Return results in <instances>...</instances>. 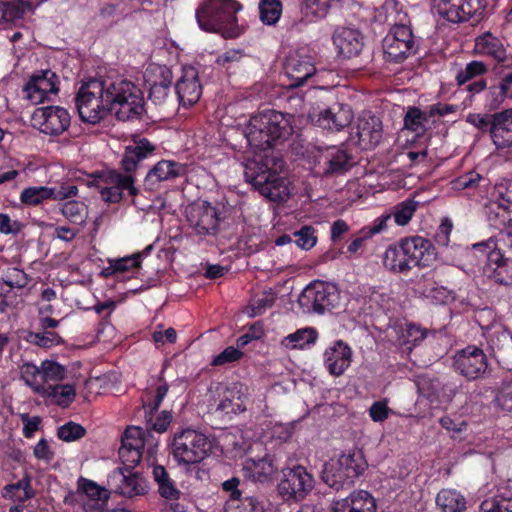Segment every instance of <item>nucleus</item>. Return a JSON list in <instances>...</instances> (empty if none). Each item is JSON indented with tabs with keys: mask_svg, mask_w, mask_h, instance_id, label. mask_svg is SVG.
Wrapping results in <instances>:
<instances>
[{
	"mask_svg": "<svg viewBox=\"0 0 512 512\" xmlns=\"http://www.w3.org/2000/svg\"><path fill=\"white\" fill-rule=\"evenodd\" d=\"M429 119L427 110L422 111L417 107H409L404 117V126L417 135H421L427 130Z\"/></svg>",
	"mask_w": 512,
	"mask_h": 512,
	"instance_id": "nucleus-43",
	"label": "nucleus"
},
{
	"mask_svg": "<svg viewBox=\"0 0 512 512\" xmlns=\"http://www.w3.org/2000/svg\"><path fill=\"white\" fill-rule=\"evenodd\" d=\"M365 298L370 303L371 308H386L390 300V296L382 289L369 287L364 291Z\"/></svg>",
	"mask_w": 512,
	"mask_h": 512,
	"instance_id": "nucleus-61",
	"label": "nucleus"
},
{
	"mask_svg": "<svg viewBox=\"0 0 512 512\" xmlns=\"http://www.w3.org/2000/svg\"><path fill=\"white\" fill-rule=\"evenodd\" d=\"M275 299V294L272 291H264L263 293L256 295L250 302L252 316L264 313L268 308L273 306Z\"/></svg>",
	"mask_w": 512,
	"mask_h": 512,
	"instance_id": "nucleus-58",
	"label": "nucleus"
},
{
	"mask_svg": "<svg viewBox=\"0 0 512 512\" xmlns=\"http://www.w3.org/2000/svg\"><path fill=\"white\" fill-rule=\"evenodd\" d=\"M241 8L234 0H205L196 11V19L204 31L220 33L225 38H236L242 33L236 17Z\"/></svg>",
	"mask_w": 512,
	"mask_h": 512,
	"instance_id": "nucleus-4",
	"label": "nucleus"
},
{
	"mask_svg": "<svg viewBox=\"0 0 512 512\" xmlns=\"http://www.w3.org/2000/svg\"><path fill=\"white\" fill-rule=\"evenodd\" d=\"M317 331L314 328H301L284 337L281 344L287 349H303L314 344L317 340Z\"/></svg>",
	"mask_w": 512,
	"mask_h": 512,
	"instance_id": "nucleus-40",
	"label": "nucleus"
},
{
	"mask_svg": "<svg viewBox=\"0 0 512 512\" xmlns=\"http://www.w3.org/2000/svg\"><path fill=\"white\" fill-rule=\"evenodd\" d=\"M2 496L16 503H24L32 499L35 496V491L32 488L30 477L26 475L18 482L6 485L3 488Z\"/></svg>",
	"mask_w": 512,
	"mask_h": 512,
	"instance_id": "nucleus-35",
	"label": "nucleus"
},
{
	"mask_svg": "<svg viewBox=\"0 0 512 512\" xmlns=\"http://www.w3.org/2000/svg\"><path fill=\"white\" fill-rule=\"evenodd\" d=\"M186 173V164L175 160H161L148 171L144 179V187L148 191H156L162 182L183 177Z\"/></svg>",
	"mask_w": 512,
	"mask_h": 512,
	"instance_id": "nucleus-23",
	"label": "nucleus"
},
{
	"mask_svg": "<svg viewBox=\"0 0 512 512\" xmlns=\"http://www.w3.org/2000/svg\"><path fill=\"white\" fill-rule=\"evenodd\" d=\"M314 485L313 475L304 466L295 465L282 470L278 492L285 501L299 502L310 494Z\"/></svg>",
	"mask_w": 512,
	"mask_h": 512,
	"instance_id": "nucleus-10",
	"label": "nucleus"
},
{
	"mask_svg": "<svg viewBox=\"0 0 512 512\" xmlns=\"http://www.w3.org/2000/svg\"><path fill=\"white\" fill-rule=\"evenodd\" d=\"M153 479L158 486V492L162 498L167 500H178L181 491L177 488L174 480L162 465L152 466Z\"/></svg>",
	"mask_w": 512,
	"mask_h": 512,
	"instance_id": "nucleus-34",
	"label": "nucleus"
},
{
	"mask_svg": "<svg viewBox=\"0 0 512 512\" xmlns=\"http://www.w3.org/2000/svg\"><path fill=\"white\" fill-rule=\"evenodd\" d=\"M285 70L287 77L290 79L288 86L291 88L304 85L307 80L316 73V67L312 57L307 54L299 53L288 58Z\"/></svg>",
	"mask_w": 512,
	"mask_h": 512,
	"instance_id": "nucleus-27",
	"label": "nucleus"
},
{
	"mask_svg": "<svg viewBox=\"0 0 512 512\" xmlns=\"http://www.w3.org/2000/svg\"><path fill=\"white\" fill-rule=\"evenodd\" d=\"M491 140L497 149L512 147V109L494 113Z\"/></svg>",
	"mask_w": 512,
	"mask_h": 512,
	"instance_id": "nucleus-32",
	"label": "nucleus"
},
{
	"mask_svg": "<svg viewBox=\"0 0 512 512\" xmlns=\"http://www.w3.org/2000/svg\"><path fill=\"white\" fill-rule=\"evenodd\" d=\"M247 388L240 383L227 386L219 400L216 411L226 415L238 414L246 410L245 398Z\"/></svg>",
	"mask_w": 512,
	"mask_h": 512,
	"instance_id": "nucleus-29",
	"label": "nucleus"
},
{
	"mask_svg": "<svg viewBox=\"0 0 512 512\" xmlns=\"http://www.w3.org/2000/svg\"><path fill=\"white\" fill-rule=\"evenodd\" d=\"M382 122L369 112L362 113L357 120L355 136L358 138L357 144L362 149H372L382 139Z\"/></svg>",
	"mask_w": 512,
	"mask_h": 512,
	"instance_id": "nucleus-25",
	"label": "nucleus"
},
{
	"mask_svg": "<svg viewBox=\"0 0 512 512\" xmlns=\"http://www.w3.org/2000/svg\"><path fill=\"white\" fill-rule=\"evenodd\" d=\"M78 490L82 491L90 500L95 501L97 512H102L109 500L107 489L100 487L96 482L80 477L78 480Z\"/></svg>",
	"mask_w": 512,
	"mask_h": 512,
	"instance_id": "nucleus-38",
	"label": "nucleus"
},
{
	"mask_svg": "<svg viewBox=\"0 0 512 512\" xmlns=\"http://www.w3.org/2000/svg\"><path fill=\"white\" fill-rule=\"evenodd\" d=\"M480 512H512V498L485 499L480 505Z\"/></svg>",
	"mask_w": 512,
	"mask_h": 512,
	"instance_id": "nucleus-57",
	"label": "nucleus"
},
{
	"mask_svg": "<svg viewBox=\"0 0 512 512\" xmlns=\"http://www.w3.org/2000/svg\"><path fill=\"white\" fill-rule=\"evenodd\" d=\"M246 54L243 49L231 48L217 56L215 64L227 74H233L240 67Z\"/></svg>",
	"mask_w": 512,
	"mask_h": 512,
	"instance_id": "nucleus-42",
	"label": "nucleus"
},
{
	"mask_svg": "<svg viewBox=\"0 0 512 512\" xmlns=\"http://www.w3.org/2000/svg\"><path fill=\"white\" fill-rule=\"evenodd\" d=\"M488 366L487 355L475 345L466 346L453 357L455 371L469 381L483 378Z\"/></svg>",
	"mask_w": 512,
	"mask_h": 512,
	"instance_id": "nucleus-14",
	"label": "nucleus"
},
{
	"mask_svg": "<svg viewBox=\"0 0 512 512\" xmlns=\"http://www.w3.org/2000/svg\"><path fill=\"white\" fill-rule=\"evenodd\" d=\"M86 430L80 424L68 422L61 425L57 430V436L65 442H73L84 437Z\"/></svg>",
	"mask_w": 512,
	"mask_h": 512,
	"instance_id": "nucleus-56",
	"label": "nucleus"
},
{
	"mask_svg": "<svg viewBox=\"0 0 512 512\" xmlns=\"http://www.w3.org/2000/svg\"><path fill=\"white\" fill-rule=\"evenodd\" d=\"M20 377L25 384L36 394L45 393V385L42 381V368L31 362H25L20 366Z\"/></svg>",
	"mask_w": 512,
	"mask_h": 512,
	"instance_id": "nucleus-41",
	"label": "nucleus"
},
{
	"mask_svg": "<svg viewBox=\"0 0 512 512\" xmlns=\"http://www.w3.org/2000/svg\"><path fill=\"white\" fill-rule=\"evenodd\" d=\"M27 8L28 6L21 0L0 3V22L14 23L20 20Z\"/></svg>",
	"mask_w": 512,
	"mask_h": 512,
	"instance_id": "nucleus-47",
	"label": "nucleus"
},
{
	"mask_svg": "<svg viewBox=\"0 0 512 512\" xmlns=\"http://www.w3.org/2000/svg\"><path fill=\"white\" fill-rule=\"evenodd\" d=\"M202 95V85L199 81L198 71L192 67H184L182 75L175 85V97L178 105L191 107L196 104Z\"/></svg>",
	"mask_w": 512,
	"mask_h": 512,
	"instance_id": "nucleus-22",
	"label": "nucleus"
},
{
	"mask_svg": "<svg viewBox=\"0 0 512 512\" xmlns=\"http://www.w3.org/2000/svg\"><path fill=\"white\" fill-rule=\"evenodd\" d=\"M31 79L42 88V92H46L49 95L57 94L58 92V77L51 70H43L35 73L31 76Z\"/></svg>",
	"mask_w": 512,
	"mask_h": 512,
	"instance_id": "nucleus-52",
	"label": "nucleus"
},
{
	"mask_svg": "<svg viewBox=\"0 0 512 512\" xmlns=\"http://www.w3.org/2000/svg\"><path fill=\"white\" fill-rule=\"evenodd\" d=\"M481 180L482 176L479 173L470 171L454 180L453 187L458 190L474 188L478 186Z\"/></svg>",
	"mask_w": 512,
	"mask_h": 512,
	"instance_id": "nucleus-63",
	"label": "nucleus"
},
{
	"mask_svg": "<svg viewBox=\"0 0 512 512\" xmlns=\"http://www.w3.org/2000/svg\"><path fill=\"white\" fill-rule=\"evenodd\" d=\"M483 270L489 278L499 284H512V260L504 258L501 251L490 252L488 265H484Z\"/></svg>",
	"mask_w": 512,
	"mask_h": 512,
	"instance_id": "nucleus-31",
	"label": "nucleus"
},
{
	"mask_svg": "<svg viewBox=\"0 0 512 512\" xmlns=\"http://www.w3.org/2000/svg\"><path fill=\"white\" fill-rule=\"evenodd\" d=\"M260 19L267 25L275 24L282 13L280 0H261L259 3Z\"/></svg>",
	"mask_w": 512,
	"mask_h": 512,
	"instance_id": "nucleus-48",
	"label": "nucleus"
},
{
	"mask_svg": "<svg viewBox=\"0 0 512 512\" xmlns=\"http://www.w3.org/2000/svg\"><path fill=\"white\" fill-rule=\"evenodd\" d=\"M333 512H376L374 497L365 490L352 492L348 497L335 501Z\"/></svg>",
	"mask_w": 512,
	"mask_h": 512,
	"instance_id": "nucleus-30",
	"label": "nucleus"
},
{
	"mask_svg": "<svg viewBox=\"0 0 512 512\" xmlns=\"http://www.w3.org/2000/svg\"><path fill=\"white\" fill-rule=\"evenodd\" d=\"M32 122L44 134L60 135L70 126L71 117L63 107L45 106L34 111Z\"/></svg>",
	"mask_w": 512,
	"mask_h": 512,
	"instance_id": "nucleus-16",
	"label": "nucleus"
},
{
	"mask_svg": "<svg viewBox=\"0 0 512 512\" xmlns=\"http://www.w3.org/2000/svg\"><path fill=\"white\" fill-rule=\"evenodd\" d=\"M489 349L500 364H509L512 357V334L500 322L482 327Z\"/></svg>",
	"mask_w": 512,
	"mask_h": 512,
	"instance_id": "nucleus-18",
	"label": "nucleus"
},
{
	"mask_svg": "<svg viewBox=\"0 0 512 512\" xmlns=\"http://www.w3.org/2000/svg\"><path fill=\"white\" fill-rule=\"evenodd\" d=\"M145 431L138 426L128 427L122 437L119 457L124 464L123 470H131L140 463L144 448Z\"/></svg>",
	"mask_w": 512,
	"mask_h": 512,
	"instance_id": "nucleus-21",
	"label": "nucleus"
},
{
	"mask_svg": "<svg viewBox=\"0 0 512 512\" xmlns=\"http://www.w3.org/2000/svg\"><path fill=\"white\" fill-rule=\"evenodd\" d=\"M296 245L304 250H309L315 246L317 238L314 235V229L304 226L302 229L294 233Z\"/></svg>",
	"mask_w": 512,
	"mask_h": 512,
	"instance_id": "nucleus-62",
	"label": "nucleus"
},
{
	"mask_svg": "<svg viewBox=\"0 0 512 512\" xmlns=\"http://www.w3.org/2000/svg\"><path fill=\"white\" fill-rule=\"evenodd\" d=\"M366 468V461L360 451L344 453L336 460H330L322 470V480L331 488L341 490L353 485Z\"/></svg>",
	"mask_w": 512,
	"mask_h": 512,
	"instance_id": "nucleus-7",
	"label": "nucleus"
},
{
	"mask_svg": "<svg viewBox=\"0 0 512 512\" xmlns=\"http://www.w3.org/2000/svg\"><path fill=\"white\" fill-rule=\"evenodd\" d=\"M351 167V156L339 146L319 148L315 157V169L323 176L340 175Z\"/></svg>",
	"mask_w": 512,
	"mask_h": 512,
	"instance_id": "nucleus-17",
	"label": "nucleus"
},
{
	"mask_svg": "<svg viewBox=\"0 0 512 512\" xmlns=\"http://www.w3.org/2000/svg\"><path fill=\"white\" fill-rule=\"evenodd\" d=\"M474 52L486 56L504 68L512 69V54L507 52L503 39L485 32L475 38Z\"/></svg>",
	"mask_w": 512,
	"mask_h": 512,
	"instance_id": "nucleus-20",
	"label": "nucleus"
},
{
	"mask_svg": "<svg viewBox=\"0 0 512 512\" xmlns=\"http://www.w3.org/2000/svg\"><path fill=\"white\" fill-rule=\"evenodd\" d=\"M384 53L389 61L401 62L416 52V43L411 28L394 24L383 40Z\"/></svg>",
	"mask_w": 512,
	"mask_h": 512,
	"instance_id": "nucleus-13",
	"label": "nucleus"
},
{
	"mask_svg": "<svg viewBox=\"0 0 512 512\" xmlns=\"http://www.w3.org/2000/svg\"><path fill=\"white\" fill-rule=\"evenodd\" d=\"M495 401L504 411H512V382L504 383L497 394Z\"/></svg>",
	"mask_w": 512,
	"mask_h": 512,
	"instance_id": "nucleus-64",
	"label": "nucleus"
},
{
	"mask_svg": "<svg viewBox=\"0 0 512 512\" xmlns=\"http://www.w3.org/2000/svg\"><path fill=\"white\" fill-rule=\"evenodd\" d=\"M264 503L255 497L238 498L235 501H228L226 512H264Z\"/></svg>",
	"mask_w": 512,
	"mask_h": 512,
	"instance_id": "nucleus-50",
	"label": "nucleus"
},
{
	"mask_svg": "<svg viewBox=\"0 0 512 512\" xmlns=\"http://www.w3.org/2000/svg\"><path fill=\"white\" fill-rule=\"evenodd\" d=\"M466 121L482 132L493 131L494 114L471 113L467 115Z\"/></svg>",
	"mask_w": 512,
	"mask_h": 512,
	"instance_id": "nucleus-60",
	"label": "nucleus"
},
{
	"mask_svg": "<svg viewBox=\"0 0 512 512\" xmlns=\"http://www.w3.org/2000/svg\"><path fill=\"white\" fill-rule=\"evenodd\" d=\"M143 253H135L118 259L109 260V267L106 269L108 274L124 273L137 270L140 267Z\"/></svg>",
	"mask_w": 512,
	"mask_h": 512,
	"instance_id": "nucleus-46",
	"label": "nucleus"
},
{
	"mask_svg": "<svg viewBox=\"0 0 512 512\" xmlns=\"http://www.w3.org/2000/svg\"><path fill=\"white\" fill-rule=\"evenodd\" d=\"M219 211L207 202H198L186 208V218L189 227L200 238L214 236L220 224Z\"/></svg>",
	"mask_w": 512,
	"mask_h": 512,
	"instance_id": "nucleus-12",
	"label": "nucleus"
},
{
	"mask_svg": "<svg viewBox=\"0 0 512 512\" xmlns=\"http://www.w3.org/2000/svg\"><path fill=\"white\" fill-rule=\"evenodd\" d=\"M53 189L47 186H32L25 188L20 195V201L28 206H36L43 201L52 199Z\"/></svg>",
	"mask_w": 512,
	"mask_h": 512,
	"instance_id": "nucleus-45",
	"label": "nucleus"
},
{
	"mask_svg": "<svg viewBox=\"0 0 512 512\" xmlns=\"http://www.w3.org/2000/svg\"><path fill=\"white\" fill-rule=\"evenodd\" d=\"M154 150L155 146L145 138L127 146L121 165L128 174H122L118 171L108 172L104 179L106 187L103 188L102 195H107V199L111 202L119 201L124 192H127L130 196L137 195L138 190L134 186V178L130 173L136 171L139 163L151 155Z\"/></svg>",
	"mask_w": 512,
	"mask_h": 512,
	"instance_id": "nucleus-3",
	"label": "nucleus"
},
{
	"mask_svg": "<svg viewBox=\"0 0 512 512\" xmlns=\"http://www.w3.org/2000/svg\"><path fill=\"white\" fill-rule=\"evenodd\" d=\"M436 504L442 512H463L465 498L454 489H442L436 497Z\"/></svg>",
	"mask_w": 512,
	"mask_h": 512,
	"instance_id": "nucleus-37",
	"label": "nucleus"
},
{
	"mask_svg": "<svg viewBox=\"0 0 512 512\" xmlns=\"http://www.w3.org/2000/svg\"><path fill=\"white\" fill-rule=\"evenodd\" d=\"M25 340L41 348H50L59 344L62 339L59 334L54 331L42 330L41 332H28Z\"/></svg>",
	"mask_w": 512,
	"mask_h": 512,
	"instance_id": "nucleus-49",
	"label": "nucleus"
},
{
	"mask_svg": "<svg viewBox=\"0 0 512 512\" xmlns=\"http://www.w3.org/2000/svg\"><path fill=\"white\" fill-rule=\"evenodd\" d=\"M244 176L255 190L274 202L286 201L290 195L287 180L271 171L262 159L254 158L245 164Z\"/></svg>",
	"mask_w": 512,
	"mask_h": 512,
	"instance_id": "nucleus-6",
	"label": "nucleus"
},
{
	"mask_svg": "<svg viewBox=\"0 0 512 512\" xmlns=\"http://www.w3.org/2000/svg\"><path fill=\"white\" fill-rule=\"evenodd\" d=\"M485 214L490 226L500 230V232H505L504 229L508 228L509 230L512 226L511 211L497 202L487 205Z\"/></svg>",
	"mask_w": 512,
	"mask_h": 512,
	"instance_id": "nucleus-36",
	"label": "nucleus"
},
{
	"mask_svg": "<svg viewBox=\"0 0 512 512\" xmlns=\"http://www.w3.org/2000/svg\"><path fill=\"white\" fill-rule=\"evenodd\" d=\"M437 253L433 244L420 236L402 239L390 245L383 256V265L393 273H407L413 267L425 268L433 265Z\"/></svg>",
	"mask_w": 512,
	"mask_h": 512,
	"instance_id": "nucleus-2",
	"label": "nucleus"
},
{
	"mask_svg": "<svg viewBox=\"0 0 512 512\" xmlns=\"http://www.w3.org/2000/svg\"><path fill=\"white\" fill-rule=\"evenodd\" d=\"M171 449L179 465H193L209 456L212 442L202 432L187 428L175 433Z\"/></svg>",
	"mask_w": 512,
	"mask_h": 512,
	"instance_id": "nucleus-8",
	"label": "nucleus"
},
{
	"mask_svg": "<svg viewBox=\"0 0 512 512\" xmlns=\"http://www.w3.org/2000/svg\"><path fill=\"white\" fill-rule=\"evenodd\" d=\"M487 65L482 61H471L466 64L465 68L460 70L456 75V81L459 86L464 85L472 78L483 75L487 72Z\"/></svg>",
	"mask_w": 512,
	"mask_h": 512,
	"instance_id": "nucleus-53",
	"label": "nucleus"
},
{
	"mask_svg": "<svg viewBox=\"0 0 512 512\" xmlns=\"http://www.w3.org/2000/svg\"><path fill=\"white\" fill-rule=\"evenodd\" d=\"M340 292L333 283L314 281L307 285L298 298L304 312L323 314L340 305Z\"/></svg>",
	"mask_w": 512,
	"mask_h": 512,
	"instance_id": "nucleus-9",
	"label": "nucleus"
},
{
	"mask_svg": "<svg viewBox=\"0 0 512 512\" xmlns=\"http://www.w3.org/2000/svg\"><path fill=\"white\" fill-rule=\"evenodd\" d=\"M352 355V349L346 342L336 340L324 351V366L332 376L339 377L350 367Z\"/></svg>",
	"mask_w": 512,
	"mask_h": 512,
	"instance_id": "nucleus-24",
	"label": "nucleus"
},
{
	"mask_svg": "<svg viewBox=\"0 0 512 512\" xmlns=\"http://www.w3.org/2000/svg\"><path fill=\"white\" fill-rule=\"evenodd\" d=\"M107 482L111 491L128 498L144 495L147 491L146 481L131 470L114 469L108 475Z\"/></svg>",
	"mask_w": 512,
	"mask_h": 512,
	"instance_id": "nucleus-19",
	"label": "nucleus"
},
{
	"mask_svg": "<svg viewBox=\"0 0 512 512\" xmlns=\"http://www.w3.org/2000/svg\"><path fill=\"white\" fill-rule=\"evenodd\" d=\"M61 213L67 220L76 225L84 224L88 217L87 206L83 202L75 200L66 201L62 205Z\"/></svg>",
	"mask_w": 512,
	"mask_h": 512,
	"instance_id": "nucleus-44",
	"label": "nucleus"
},
{
	"mask_svg": "<svg viewBox=\"0 0 512 512\" xmlns=\"http://www.w3.org/2000/svg\"><path fill=\"white\" fill-rule=\"evenodd\" d=\"M42 397H47L59 406H69L76 396L75 387L71 384L65 385H47L45 393H41Z\"/></svg>",
	"mask_w": 512,
	"mask_h": 512,
	"instance_id": "nucleus-39",
	"label": "nucleus"
},
{
	"mask_svg": "<svg viewBox=\"0 0 512 512\" xmlns=\"http://www.w3.org/2000/svg\"><path fill=\"white\" fill-rule=\"evenodd\" d=\"M150 83L149 99L159 107L175 106L176 97L170 95L172 71L165 65H154L146 73Z\"/></svg>",
	"mask_w": 512,
	"mask_h": 512,
	"instance_id": "nucleus-15",
	"label": "nucleus"
},
{
	"mask_svg": "<svg viewBox=\"0 0 512 512\" xmlns=\"http://www.w3.org/2000/svg\"><path fill=\"white\" fill-rule=\"evenodd\" d=\"M42 381L45 385L50 382H58L64 379L65 369L55 361L45 360L41 363Z\"/></svg>",
	"mask_w": 512,
	"mask_h": 512,
	"instance_id": "nucleus-54",
	"label": "nucleus"
},
{
	"mask_svg": "<svg viewBox=\"0 0 512 512\" xmlns=\"http://www.w3.org/2000/svg\"><path fill=\"white\" fill-rule=\"evenodd\" d=\"M289 121L275 110H266L251 117L245 129L248 144L258 150L272 147L273 142L288 134Z\"/></svg>",
	"mask_w": 512,
	"mask_h": 512,
	"instance_id": "nucleus-5",
	"label": "nucleus"
},
{
	"mask_svg": "<svg viewBox=\"0 0 512 512\" xmlns=\"http://www.w3.org/2000/svg\"><path fill=\"white\" fill-rule=\"evenodd\" d=\"M82 121L99 123L109 113L120 121L138 118L144 110L141 90L122 78H91L83 82L75 97Z\"/></svg>",
	"mask_w": 512,
	"mask_h": 512,
	"instance_id": "nucleus-1",
	"label": "nucleus"
},
{
	"mask_svg": "<svg viewBox=\"0 0 512 512\" xmlns=\"http://www.w3.org/2000/svg\"><path fill=\"white\" fill-rule=\"evenodd\" d=\"M418 203L414 200H405L394 206L390 213L397 225L404 226L408 224L416 212Z\"/></svg>",
	"mask_w": 512,
	"mask_h": 512,
	"instance_id": "nucleus-51",
	"label": "nucleus"
},
{
	"mask_svg": "<svg viewBox=\"0 0 512 512\" xmlns=\"http://www.w3.org/2000/svg\"><path fill=\"white\" fill-rule=\"evenodd\" d=\"M243 471L245 476L253 481L263 482L274 473L275 467L269 456L259 459L248 458L243 464Z\"/></svg>",
	"mask_w": 512,
	"mask_h": 512,
	"instance_id": "nucleus-33",
	"label": "nucleus"
},
{
	"mask_svg": "<svg viewBox=\"0 0 512 512\" xmlns=\"http://www.w3.org/2000/svg\"><path fill=\"white\" fill-rule=\"evenodd\" d=\"M488 0H432V9L452 23H460L474 16H481Z\"/></svg>",
	"mask_w": 512,
	"mask_h": 512,
	"instance_id": "nucleus-11",
	"label": "nucleus"
},
{
	"mask_svg": "<svg viewBox=\"0 0 512 512\" xmlns=\"http://www.w3.org/2000/svg\"><path fill=\"white\" fill-rule=\"evenodd\" d=\"M24 98L29 100L32 104L37 105L49 99V94L42 92V88L33 79H29L23 88Z\"/></svg>",
	"mask_w": 512,
	"mask_h": 512,
	"instance_id": "nucleus-59",
	"label": "nucleus"
},
{
	"mask_svg": "<svg viewBox=\"0 0 512 512\" xmlns=\"http://www.w3.org/2000/svg\"><path fill=\"white\" fill-rule=\"evenodd\" d=\"M333 44L344 58H352L360 54L364 47L362 33L352 27H338L332 36Z\"/></svg>",
	"mask_w": 512,
	"mask_h": 512,
	"instance_id": "nucleus-28",
	"label": "nucleus"
},
{
	"mask_svg": "<svg viewBox=\"0 0 512 512\" xmlns=\"http://www.w3.org/2000/svg\"><path fill=\"white\" fill-rule=\"evenodd\" d=\"M352 119L353 113L348 105L335 103L319 111L316 118V125L320 128L335 132L347 127Z\"/></svg>",
	"mask_w": 512,
	"mask_h": 512,
	"instance_id": "nucleus-26",
	"label": "nucleus"
},
{
	"mask_svg": "<svg viewBox=\"0 0 512 512\" xmlns=\"http://www.w3.org/2000/svg\"><path fill=\"white\" fill-rule=\"evenodd\" d=\"M503 245L502 242H499V235L497 238H489L487 241L475 243L472 245V253L483 259L485 261V265H488V257L490 252L492 251H501L500 246Z\"/></svg>",
	"mask_w": 512,
	"mask_h": 512,
	"instance_id": "nucleus-55",
	"label": "nucleus"
}]
</instances>
